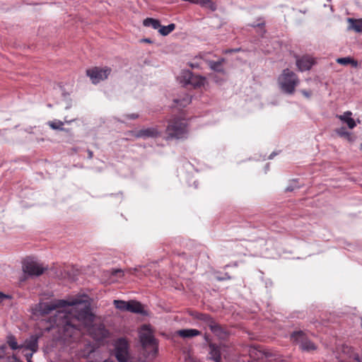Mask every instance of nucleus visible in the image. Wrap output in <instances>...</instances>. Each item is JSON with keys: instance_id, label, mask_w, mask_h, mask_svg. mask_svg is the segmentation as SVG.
<instances>
[{"instance_id": "44", "label": "nucleus", "mask_w": 362, "mask_h": 362, "mask_svg": "<svg viewBox=\"0 0 362 362\" xmlns=\"http://www.w3.org/2000/svg\"><path fill=\"white\" fill-rule=\"evenodd\" d=\"M71 121H66V123H70Z\"/></svg>"}, {"instance_id": "13", "label": "nucleus", "mask_w": 362, "mask_h": 362, "mask_svg": "<svg viewBox=\"0 0 362 362\" xmlns=\"http://www.w3.org/2000/svg\"><path fill=\"white\" fill-rule=\"evenodd\" d=\"M315 63V59L309 55L296 59V66L300 71L310 70Z\"/></svg>"}, {"instance_id": "9", "label": "nucleus", "mask_w": 362, "mask_h": 362, "mask_svg": "<svg viewBox=\"0 0 362 362\" xmlns=\"http://www.w3.org/2000/svg\"><path fill=\"white\" fill-rule=\"evenodd\" d=\"M291 339L293 342L300 344L301 349L303 351H313L316 349L315 345L308 339L306 334L303 331L294 332L291 334Z\"/></svg>"}, {"instance_id": "24", "label": "nucleus", "mask_w": 362, "mask_h": 362, "mask_svg": "<svg viewBox=\"0 0 362 362\" xmlns=\"http://www.w3.org/2000/svg\"><path fill=\"white\" fill-rule=\"evenodd\" d=\"M48 125L52 129L65 130V129L63 128L64 122L60 120L49 121L48 122Z\"/></svg>"}, {"instance_id": "12", "label": "nucleus", "mask_w": 362, "mask_h": 362, "mask_svg": "<svg viewBox=\"0 0 362 362\" xmlns=\"http://www.w3.org/2000/svg\"><path fill=\"white\" fill-rule=\"evenodd\" d=\"M136 138H157L161 135V132L157 127H152L146 129H141L135 132Z\"/></svg>"}, {"instance_id": "5", "label": "nucleus", "mask_w": 362, "mask_h": 362, "mask_svg": "<svg viewBox=\"0 0 362 362\" xmlns=\"http://www.w3.org/2000/svg\"><path fill=\"white\" fill-rule=\"evenodd\" d=\"M139 338L143 348L147 351L149 349L148 355L155 356L158 352V344L146 325L142 327Z\"/></svg>"}, {"instance_id": "39", "label": "nucleus", "mask_w": 362, "mask_h": 362, "mask_svg": "<svg viewBox=\"0 0 362 362\" xmlns=\"http://www.w3.org/2000/svg\"><path fill=\"white\" fill-rule=\"evenodd\" d=\"M230 276H227V277H223V278H218L219 280H224V279H230Z\"/></svg>"}, {"instance_id": "19", "label": "nucleus", "mask_w": 362, "mask_h": 362, "mask_svg": "<svg viewBox=\"0 0 362 362\" xmlns=\"http://www.w3.org/2000/svg\"><path fill=\"white\" fill-rule=\"evenodd\" d=\"M6 344L12 350H18L22 349V344H18L16 337L12 334L7 336Z\"/></svg>"}, {"instance_id": "10", "label": "nucleus", "mask_w": 362, "mask_h": 362, "mask_svg": "<svg viewBox=\"0 0 362 362\" xmlns=\"http://www.w3.org/2000/svg\"><path fill=\"white\" fill-rule=\"evenodd\" d=\"M339 358L341 362H362V358H359L352 347L346 345L342 346Z\"/></svg>"}, {"instance_id": "22", "label": "nucleus", "mask_w": 362, "mask_h": 362, "mask_svg": "<svg viewBox=\"0 0 362 362\" xmlns=\"http://www.w3.org/2000/svg\"><path fill=\"white\" fill-rule=\"evenodd\" d=\"M175 24L174 23H170L167 26L160 25L158 33L163 36H166L173 32L175 29Z\"/></svg>"}, {"instance_id": "23", "label": "nucleus", "mask_w": 362, "mask_h": 362, "mask_svg": "<svg viewBox=\"0 0 362 362\" xmlns=\"http://www.w3.org/2000/svg\"><path fill=\"white\" fill-rule=\"evenodd\" d=\"M337 62L341 65L351 64L353 66H356L358 64L357 62L351 57L338 58Z\"/></svg>"}, {"instance_id": "37", "label": "nucleus", "mask_w": 362, "mask_h": 362, "mask_svg": "<svg viewBox=\"0 0 362 362\" xmlns=\"http://www.w3.org/2000/svg\"><path fill=\"white\" fill-rule=\"evenodd\" d=\"M302 93L303 95H305L306 97H309L310 96V93L306 92L305 90H302Z\"/></svg>"}, {"instance_id": "18", "label": "nucleus", "mask_w": 362, "mask_h": 362, "mask_svg": "<svg viewBox=\"0 0 362 362\" xmlns=\"http://www.w3.org/2000/svg\"><path fill=\"white\" fill-rule=\"evenodd\" d=\"M351 115L352 114L351 112L347 111L344 112V115L339 116V119L346 123L350 129H353L356 127V122L354 119L351 117Z\"/></svg>"}, {"instance_id": "11", "label": "nucleus", "mask_w": 362, "mask_h": 362, "mask_svg": "<svg viewBox=\"0 0 362 362\" xmlns=\"http://www.w3.org/2000/svg\"><path fill=\"white\" fill-rule=\"evenodd\" d=\"M183 79L185 81V86L190 85L194 88L200 87L204 85V78L195 76L191 71H185L183 73Z\"/></svg>"}, {"instance_id": "29", "label": "nucleus", "mask_w": 362, "mask_h": 362, "mask_svg": "<svg viewBox=\"0 0 362 362\" xmlns=\"http://www.w3.org/2000/svg\"><path fill=\"white\" fill-rule=\"evenodd\" d=\"M111 276L112 277H122L124 275V272L122 269H112L111 272Z\"/></svg>"}, {"instance_id": "4", "label": "nucleus", "mask_w": 362, "mask_h": 362, "mask_svg": "<svg viewBox=\"0 0 362 362\" xmlns=\"http://www.w3.org/2000/svg\"><path fill=\"white\" fill-rule=\"evenodd\" d=\"M196 317L202 321L218 338L225 339L228 336L226 328L218 323L213 317L206 313H197Z\"/></svg>"}, {"instance_id": "14", "label": "nucleus", "mask_w": 362, "mask_h": 362, "mask_svg": "<svg viewBox=\"0 0 362 362\" xmlns=\"http://www.w3.org/2000/svg\"><path fill=\"white\" fill-rule=\"evenodd\" d=\"M41 334H35L31 335L29 338L26 339L23 344H22V349L29 350L35 353L38 350V340Z\"/></svg>"}, {"instance_id": "21", "label": "nucleus", "mask_w": 362, "mask_h": 362, "mask_svg": "<svg viewBox=\"0 0 362 362\" xmlns=\"http://www.w3.org/2000/svg\"><path fill=\"white\" fill-rule=\"evenodd\" d=\"M224 62V59H221L217 62L210 61L209 65L210 68L215 71L223 72V63Z\"/></svg>"}, {"instance_id": "35", "label": "nucleus", "mask_w": 362, "mask_h": 362, "mask_svg": "<svg viewBox=\"0 0 362 362\" xmlns=\"http://www.w3.org/2000/svg\"><path fill=\"white\" fill-rule=\"evenodd\" d=\"M204 339L208 343L209 345V343H211V340L209 339V336L206 334L204 335Z\"/></svg>"}, {"instance_id": "8", "label": "nucleus", "mask_w": 362, "mask_h": 362, "mask_svg": "<svg viewBox=\"0 0 362 362\" xmlns=\"http://www.w3.org/2000/svg\"><path fill=\"white\" fill-rule=\"evenodd\" d=\"M110 73L111 69L107 66L103 68L95 66L86 70V75L94 84L98 83L101 81L106 79Z\"/></svg>"}, {"instance_id": "40", "label": "nucleus", "mask_w": 362, "mask_h": 362, "mask_svg": "<svg viewBox=\"0 0 362 362\" xmlns=\"http://www.w3.org/2000/svg\"><path fill=\"white\" fill-rule=\"evenodd\" d=\"M88 154H89V157L90 158H92L93 157V153L91 151H89L88 152Z\"/></svg>"}, {"instance_id": "34", "label": "nucleus", "mask_w": 362, "mask_h": 362, "mask_svg": "<svg viewBox=\"0 0 362 362\" xmlns=\"http://www.w3.org/2000/svg\"><path fill=\"white\" fill-rule=\"evenodd\" d=\"M33 354L34 353H33V351H31L30 353H26L25 354V357L27 361H28V360H32V357H33Z\"/></svg>"}, {"instance_id": "1", "label": "nucleus", "mask_w": 362, "mask_h": 362, "mask_svg": "<svg viewBox=\"0 0 362 362\" xmlns=\"http://www.w3.org/2000/svg\"><path fill=\"white\" fill-rule=\"evenodd\" d=\"M66 306H73L71 312L59 310L54 323L59 327L62 339L67 343H71L80 339L83 329L89 327L95 319L91 311L90 302L86 296L69 300L41 302L36 310L44 316L57 308H64Z\"/></svg>"}, {"instance_id": "31", "label": "nucleus", "mask_w": 362, "mask_h": 362, "mask_svg": "<svg viewBox=\"0 0 362 362\" xmlns=\"http://www.w3.org/2000/svg\"><path fill=\"white\" fill-rule=\"evenodd\" d=\"M7 346L4 344L0 346V358H4L6 356Z\"/></svg>"}, {"instance_id": "20", "label": "nucleus", "mask_w": 362, "mask_h": 362, "mask_svg": "<svg viewBox=\"0 0 362 362\" xmlns=\"http://www.w3.org/2000/svg\"><path fill=\"white\" fill-rule=\"evenodd\" d=\"M143 25L146 27H152L153 29H158L160 27V23L158 20L152 18H147L144 19Z\"/></svg>"}, {"instance_id": "36", "label": "nucleus", "mask_w": 362, "mask_h": 362, "mask_svg": "<svg viewBox=\"0 0 362 362\" xmlns=\"http://www.w3.org/2000/svg\"><path fill=\"white\" fill-rule=\"evenodd\" d=\"M240 50V49H230V50H228L226 51V52L228 53V52H238Z\"/></svg>"}, {"instance_id": "6", "label": "nucleus", "mask_w": 362, "mask_h": 362, "mask_svg": "<svg viewBox=\"0 0 362 362\" xmlns=\"http://www.w3.org/2000/svg\"><path fill=\"white\" fill-rule=\"evenodd\" d=\"M114 356L119 362H128L130 359L129 344L128 341L120 337L114 344Z\"/></svg>"}, {"instance_id": "15", "label": "nucleus", "mask_w": 362, "mask_h": 362, "mask_svg": "<svg viewBox=\"0 0 362 362\" xmlns=\"http://www.w3.org/2000/svg\"><path fill=\"white\" fill-rule=\"evenodd\" d=\"M209 355L210 358L215 362H221V350L220 347L214 343H209Z\"/></svg>"}, {"instance_id": "38", "label": "nucleus", "mask_w": 362, "mask_h": 362, "mask_svg": "<svg viewBox=\"0 0 362 362\" xmlns=\"http://www.w3.org/2000/svg\"><path fill=\"white\" fill-rule=\"evenodd\" d=\"M264 354L265 355V356L267 358H269V357H270L272 356L271 354L269 351L264 352Z\"/></svg>"}, {"instance_id": "17", "label": "nucleus", "mask_w": 362, "mask_h": 362, "mask_svg": "<svg viewBox=\"0 0 362 362\" xmlns=\"http://www.w3.org/2000/svg\"><path fill=\"white\" fill-rule=\"evenodd\" d=\"M127 305V311L133 313H142L143 312L142 305L136 300H129L128 301V305Z\"/></svg>"}, {"instance_id": "46", "label": "nucleus", "mask_w": 362, "mask_h": 362, "mask_svg": "<svg viewBox=\"0 0 362 362\" xmlns=\"http://www.w3.org/2000/svg\"><path fill=\"white\" fill-rule=\"evenodd\" d=\"M361 149H362V143H361Z\"/></svg>"}, {"instance_id": "3", "label": "nucleus", "mask_w": 362, "mask_h": 362, "mask_svg": "<svg viewBox=\"0 0 362 362\" xmlns=\"http://www.w3.org/2000/svg\"><path fill=\"white\" fill-rule=\"evenodd\" d=\"M168 139H183L187 134V123L183 119L175 117L168 122L165 130Z\"/></svg>"}, {"instance_id": "30", "label": "nucleus", "mask_w": 362, "mask_h": 362, "mask_svg": "<svg viewBox=\"0 0 362 362\" xmlns=\"http://www.w3.org/2000/svg\"><path fill=\"white\" fill-rule=\"evenodd\" d=\"M336 132L340 136H348L349 135V132L346 131V129L344 127H341L339 129H337L336 130Z\"/></svg>"}, {"instance_id": "33", "label": "nucleus", "mask_w": 362, "mask_h": 362, "mask_svg": "<svg viewBox=\"0 0 362 362\" xmlns=\"http://www.w3.org/2000/svg\"><path fill=\"white\" fill-rule=\"evenodd\" d=\"M126 117L128 119H136L139 117V115L134 113V114H131V115H127Z\"/></svg>"}, {"instance_id": "32", "label": "nucleus", "mask_w": 362, "mask_h": 362, "mask_svg": "<svg viewBox=\"0 0 362 362\" xmlns=\"http://www.w3.org/2000/svg\"><path fill=\"white\" fill-rule=\"evenodd\" d=\"M191 99L187 95L185 98L183 99V101L180 103L181 105H185L186 104L190 103Z\"/></svg>"}, {"instance_id": "27", "label": "nucleus", "mask_w": 362, "mask_h": 362, "mask_svg": "<svg viewBox=\"0 0 362 362\" xmlns=\"http://www.w3.org/2000/svg\"><path fill=\"white\" fill-rule=\"evenodd\" d=\"M199 4L203 7L209 8L212 11L216 10V5L211 0H200Z\"/></svg>"}, {"instance_id": "7", "label": "nucleus", "mask_w": 362, "mask_h": 362, "mask_svg": "<svg viewBox=\"0 0 362 362\" xmlns=\"http://www.w3.org/2000/svg\"><path fill=\"white\" fill-rule=\"evenodd\" d=\"M47 267L42 264L31 259H26L23 262V271L24 272L23 278L20 279L21 281H25V275L38 276L44 273Z\"/></svg>"}, {"instance_id": "2", "label": "nucleus", "mask_w": 362, "mask_h": 362, "mask_svg": "<svg viewBox=\"0 0 362 362\" xmlns=\"http://www.w3.org/2000/svg\"><path fill=\"white\" fill-rule=\"evenodd\" d=\"M278 83L281 90L288 94H293L299 83L297 75L288 69L283 70L278 78Z\"/></svg>"}, {"instance_id": "16", "label": "nucleus", "mask_w": 362, "mask_h": 362, "mask_svg": "<svg viewBox=\"0 0 362 362\" xmlns=\"http://www.w3.org/2000/svg\"><path fill=\"white\" fill-rule=\"evenodd\" d=\"M178 336L182 338H192L201 334V332L196 329H183L177 332Z\"/></svg>"}, {"instance_id": "41", "label": "nucleus", "mask_w": 362, "mask_h": 362, "mask_svg": "<svg viewBox=\"0 0 362 362\" xmlns=\"http://www.w3.org/2000/svg\"><path fill=\"white\" fill-rule=\"evenodd\" d=\"M95 329H96V328H95V327H92V328H91V332H92V334H94V333H93V332H94Z\"/></svg>"}, {"instance_id": "26", "label": "nucleus", "mask_w": 362, "mask_h": 362, "mask_svg": "<svg viewBox=\"0 0 362 362\" xmlns=\"http://www.w3.org/2000/svg\"><path fill=\"white\" fill-rule=\"evenodd\" d=\"M97 331L98 332V334H94V338H95L96 339H104L105 337H107V330L105 329L104 327H102V326H99L98 328H97Z\"/></svg>"}, {"instance_id": "25", "label": "nucleus", "mask_w": 362, "mask_h": 362, "mask_svg": "<svg viewBox=\"0 0 362 362\" xmlns=\"http://www.w3.org/2000/svg\"><path fill=\"white\" fill-rule=\"evenodd\" d=\"M113 305L115 308L121 311H127V307L128 305V301H124L122 300H114Z\"/></svg>"}, {"instance_id": "45", "label": "nucleus", "mask_w": 362, "mask_h": 362, "mask_svg": "<svg viewBox=\"0 0 362 362\" xmlns=\"http://www.w3.org/2000/svg\"><path fill=\"white\" fill-rule=\"evenodd\" d=\"M28 362H33V361H32V360H28Z\"/></svg>"}, {"instance_id": "43", "label": "nucleus", "mask_w": 362, "mask_h": 362, "mask_svg": "<svg viewBox=\"0 0 362 362\" xmlns=\"http://www.w3.org/2000/svg\"><path fill=\"white\" fill-rule=\"evenodd\" d=\"M175 103H179V101H178L177 100H175Z\"/></svg>"}, {"instance_id": "42", "label": "nucleus", "mask_w": 362, "mask_h": 362, "mask_svg": "<svg viewBox=\"0 0 362 362\" xmlns=\"http://www.w3.org/2000/svg\"><path fill=\"white\" fill-rule=\"evenodd\" d=\"M104 362H113V361L112 360L108 359V360H105Z\"/></svg>"}, {"instance_id": "28", "label": "nucleus", "mask_w": 362, "mask_h": 362, "mask_svg": "<svg viewBox=\"0 0 362 362\" xmlns=\"http://www.w3.org/2000/svg\"><path fill=\"white\" fill-rule=\"evenodd\" d=\"M351 27L356 32H362V19L352 21Z\"/></svg>"}]
</instances>
